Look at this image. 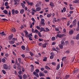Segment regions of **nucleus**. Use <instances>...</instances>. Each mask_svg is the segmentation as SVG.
Here are the masks:
<instances>
[{"label":"nucleus","instance_id":"nucleus-17","mask_svg":"<svg viewBox=\"0 0 79 79\" xmlns=\"http://www.w3.org/2000/svg\"><path fill=\"white\" fill-rule=\"evenodd\" d=\"M60 64H59L57 66V67L56 68V70H58V69H60Z\"/></svg>","mask_w":79,"mask_h":79},{"label":"nucleus","instance_id":"nucleus-6","mask_svg":"<svg viewBox=\"0 0 79 79\" xmlns=\"http://www.w3.org/2000/svg\"><path fill=\"white\" fill-rule=\"evenodd\" d=\"M3 68L4 69H7L8 68V66L7 64H3Z\"/></svg>","mask_w":79,"mask_h":79},{"label":"nucleus","instance_id":"nucleus-61","mask_svg":"<svg viewBox=\"0 0 79 79\" xmlns=\"http://www.w3.org/2000/svg\"><path fill=\"white\" fill-rule=\"evenodd\" d=\"M31 19L34 22H35V19H34V18H32Z\"/></svg>","mask_w":79,"mask_h":79},{"label":"nucleus","instance_id":"nucleus-25","mask_svg":"<svg viewBox=\"0 0 79 79\" xmlns=\"http://www.w3.org/2000/svg\"><path fill=\"white\" fill-rule=\"evenodd\" d=\"M23 78L24 79H26V78H27V75L24 74L23 76Z\"/></svg>","mask_w":79,"mask_h":79},{"label":"nucleus","instance_id":"nucleus-51","mask_svg":"<svg viewBox=\"0 0 79 79\" xmlns=\"http://www.w3.org/2000/svg\"><path fill=\"white\" fill-rule=\"evenodd\" d=\"M67 19L66 18H62L61 19V20H62L63 21L64 20H65Z\"/></svg>","mask_w":79,"mask_h":79},{"label":"nucleus","instance_id":"nucleus-62","mask_svg":"<svg viewBox=\"0 0 79 79\" xmlns=\"http://www.w3.org/2000/svg\"><path fill=\"white\" fill-rule=\"evenodd\" d=\"M43 44L41 43H40L39 44V46H42Z\"/></svg>","mask_w":79,"mask_h":79},{"label":"nucleus","instance_id":"nucleus-60","mask_svg":"<svg viewBox=\"0 0 79 79\" xmlns=\"http://www.w3.org/2000/svg\"><path fill=\"white\" fill-rule=\"evenodd\" d=\"M55 30L56 31H59V29L58 28H56Z\"/></svg>","mask_w":79,"mask_h":79},{"label":"nucleus","instance_id":"nucleus-20","mask_svg":"<svg viewBox=\"0 0 79 79\" xmlns=\"http://www.w3.org/2000/svg\"><path fill=\"white\" fill-rule=\"evenodd\" d=\"M15 63L16 64H17V65H18V67L19 68V66H20V65L19 64H18V60L16 59L15 60Z\"/></svg>","mask_w":79,"mask_h":79},{"label":"nucleus","instance_id":"nucleus-11","mask_svg":"<svg viewBox=\"0 0 79 79\" xmlns=\"http://www.w3.org/2000/svg\"><path fill=\"white\" fill-rule=\"evenodd\" d=\"M73 3H79V0H75V1H73Z\"/></svg>","mask_w":79,"mask_h":79},{"label":"nucleus","instance_id":"nucleus-58","mask_svg":"<svg viewBox=\"0 0 79 79\" xmlns=\"http://www.w3.org/2000/svg\"><path fill=\"white\" fill-rule=\"evenodd\" d=\"M53 19H54V20H53L56 23L57 22V20H56V19L55 18H54Z\"/></svg>","mask_w":79,"mask_h":79},{"label":"nucleus","instance_id":"nucleus-29","mask_svg":"<svg viewBox=\"0 0 79 79\" xmlns=\"http://www.w3.org/2000/svg\"><path fill=\"white\" fill-rule=\"evenodd\" d=\"M50 5L51 6V7L52 8L54 6V4L52 2H51L50 3Z\"/></svg>","mask_w":79,"mask_h":79},{"label":"nucleus","instance_id":"nucleus-35","mask_svg":"<svg viewBox=\"0 0 79 79\" xmlns=\"http://www.w3.org/2000/svg\"><path fill=\"white\" fill-rule=\"evenodd\" d=\"M11 13H12V15H15V11L14 9L12 10Z\"/></svg>","mask_w":79,"mask_h":79},{"label":"nucleus","instance_id":"nucleus-22","mask_svg":"<svg viewBox=\"0 0 79 79\" xmlns=\"http://www.w3.org/2000/svg\"><path fill=\"white\" fill-rule=\"evenodd\" d=\"M3 12L5 13V15H8V11L6 10H4Z\"/></svg>","mask_w":79,"mask_h":79},{"label":"nucleus","instance_id":"nucleus-44","mask_svg":"<svg viewBox=\"0 0 79 79\" xmlns=\"http://www.w3.org/2000/svg\"><path fill=\"white\" fill-rule=\"evenodd\" d=\"M40 23L42 26H44L45 23H44V22H40Z\"/></svg>","mask_w":79,"mask_h":79},{"label":"nucleus","instance_id":"nucleus-50","mask_svg":"<svg viewBox=\"0 0 79 79\" xmlns=\"http://www.w3.org/2000/svg\"><path fill=\"white\" fill-rule=\"evenodd\" d=\"M42 47L43 48H46V45H45V44H43V45H42Z\"/></svg>","mask_w":79,"mask_h":79},{"label":"nucleus","instance_id":"nucleus-31","mask_svg":"<svg viewBox=\"0 0 79 79\" xmlns=\"http://www.w3.org/2000/svg\"><path fill=\"white\" fill-rule=\"evenodd\" d=\"M24 32L25 33V37H27V35L28 34V32H27V31H24Z\"/></svg>","mask_w":79,"mask_h":79},{"label":"nucleus","instance_id":"nucleus-21","mask_svg":"<svg viewBox=\"0 0 79 79\" xmlns=\"http://www.w3.org/2000/svg\"><path fill=\"white\" fill-rule=\"evenodd\" d=\"M59 47L60 49H62L63 48V45L62 44H59Z\"/></svg>","mask_w":79,"mask_h":79},{"label":"nucleus","instance_id":"nucleus-48","mask_svg":"<svg viewBox=\"0 0 79 79\" xmlns=\"http://www.w3.org/2000/svg\"><path fill=\"white\" fill-rule=\"evenodd\" d=\"M30 54L31 56H33L34 55V54L32 52H30Z\"/></svg>","mask_w":79,"mask_h":79},{"label":"nucleus","instance_id":"nucleus-2","mask_svg":"<svg viewBox=\"0 0 79 79\" xmlns=\"http://www.w3.org/2000/svg\"><path fill=\"white\" fill-rule=\"evenodd\" d=\"M25 1L28 5H30L31 6H32L33 5V2H31L30 3V2H29V0H25Z\"/></svg>","mask_w":79,"mask_h":79},{"label":"nucleus","instance_id":"nucleus-47","mask_svg":"<svg viewBox=\"0 0 79 79\" xmlns=\"http://www.w3.org/2000/svg\"><path fill=\"white\" fill-rule=\"evenodd\" d=\"M40 70L42 71H43L45 70V69L44 68L42 67L40 68Z\"/></svg>","mask_w":79,"mask_h":79},{"label":"nucleus","instance_id":"nucleus-34","mask_svg":"<svg viewBox=\"0 0 79 79\" xmlns=\"http://www.w3.org/2000/svg\"><path fill=\"white\" fill-rule=\"evenodd\" d=\"M73 32V30H70L69 31V34H72Z\"/></svg>","mask_w":79,"mask_h":79},{"label":"nucleus","instance_id":"nucleus-45","mask_svg":"<svg viewBox=\"0 0 79 79\" xmlns=\"http://www.w3.org/2000/svg\"><path fill=\"white\" fill-rule=\"evenodd\" d=\"M48 72L46 70H44L43 71V73L45 74H47L48 73Z\"/></svg>","mask_w":79,"mask_h":79},{"label":"nucleus","instance_id":"nucleus-14","mask_svg":"<svg viewBox=\"0 0 79 79\" xmlns=\"http://www.w3.org/2000/svg\"><path fill=\"white\" fill-rule=\"evenodd\" d=\"M39 76L40 77H44L45 76V75L44 73H40L39 74Z\"/></svg>","mask_w":79,"mask_h":79},{"label":"nucleus","instance_id":"nucleus-52","mask_svg":"<svg viewBox=\"0 0 79 79\" xmlns=\"http://www.w3.org/2000/svg\"><path fill=\"white\" fill-rule=\"evenodd\" d=\"M70 23V21H68L67 23V25L68 26H69Z\"/></svg>","mask_w":79,"mask_h":79},{"label":"nucleus","instance_id":"nucleus-38","mask_svg":"<svg viewBox=\"0 0 79 79\" xmlns=\"http://www.w3.org/2000/svg\"><path fill=\"white\" fill-rule=\"evenodd\" d=\"M47 60V57H45L44 58L43 60V61H46Z\"/></svg>","mask_w":79,"mask_h":79},{"label":"nucleus","instance_id":"nucleus-39","mask_svg":"<svg viewBox=\"0 0 79 79\" xmlns=\"http://www.w3.org/2000/svg\"><path fill=\"white\" fill-rule=\"evenodd\" d=\"M66 57H65V56L63 57V58L61 59V60H62V61H63L64 60L66 59Z\"/></svg>","mask_w":79,"mask_h":79},{"label":"nucleus","instance_id":"nucleus-33","mask_svg":"<svg viewBox=\"0 0 79 79\" xmlns=\"http://www.w3.org/2000/svg\"><path fill=\"white\" fill-rule=\"evenodd\" d=\"M0 34H1L2 35H5V34L4 33V31H2V32H0Z\"/></svg>","mask_w":79,"mask_h":79},{"label":"nucleus","instance_id":"nucleus-24","mask_svg":"<svg viewBox=\"0 0 79 79\" xmlns=\"http://www.w3.org/2000/svg\"><path fill=\"white\" fill-rule=\"evenodd\" d=\"M11 31L12 32H16V29L15 28H12Z\"/></svg>","mask_w":79,"mask_h":79},{"label":"nucleus","instance_id":"nucleus-59","mask_svg":"<svg viewBox=\"0 0 79 79\" xmlns=\"http://www.w3.org/2000/svg\"><path fill=\"white\" fill-rule=\"evenodd\" d=\"M66 54H69L70 53V51H66Z\"/></svg>","mask_w":79,"mask_h":79},{"label":"nucleus","instance_id":"nucleus-30","mask_svg":"<svg viewBox=\"0 0 79 79\" xmlns=\"http://www.w3.org/2000/svg\"><path fill=\"white\" fill-rule=\"evenodd\" d=\"M40 29H41V30L43 31H44V32H46V31H45L44 28L43 27H41Z\"/></svg>","mask_w":79,"mask_h":79},{"label":"nucleus","instance_id":"nucleus-13","mask_svg":"<svg viewBox=\"0 0 79 79\" xmlns=\"http://www.w3.org/2000/svg\"><path fill=\"white\" fill-rule=\"evenodd\" d=\"M44 68H45V69L47 70H50V68L48 66H47L46 65L44 66Z\"/></svg>","mask_w":79,"mask_h":79},{"label":"nucleus","instance_id":"nucleus-10","mask_svg":"<svg viewBox=\"0 0 79 79\" xmlns=\"http://www.w3.org/2000/svg\"><path fill=\"white\" fill-rule=\"evenodd\" d=\"M21 6L22 8L23 9H24L25 7L26 6L25 5H24V3H21Z\"/></svg>","mask_w":79,"mask_h":79},{"label":"nucleus","instance_id":"nucleus-57","mask_svg":"<svg viewBox=\"0 0 79 79\" xmlns=\"http://www.w3.org/2000/svg\"><path fill=\"white\" fill-rule=\"evenodd\" d=\"M46 30L47 32H48V31H49V30L47 27L46 28Z\"/></svg>","mask_w":79,"mask_h":79},{"label":"nucleus","instance_id":"nucleus-8","mask_svg":"<svg viewBox=\"0 0 79 79\" xmlns=\"http://www.w3.org/2000/svg\"><path fill=\"white\" fill-rule=\"evenodd\" d=\"M33 75L37 77L38 78L39 77V75L38 73H36L35 71L33 72Z\"/></svg>","mask_w":79,"mask_h":79},{"label":"nucleus","instance_id":"nucleus-27","mask_svg":"<svg viewBox=\"0 0 79 79\" xmlns=\"http://www.w3.org/2000/svg\"><path fill=\"white\" fill-rule=\"evenodd\" d=\"M69 77V75H67L65 77V79H67Z\"/></svg>","mask_w":79,"mask_h":79},{"label":"nucleus","instance_id":"nucleus-32","mask_svg":"<svg viewBox=\"0 0 79 79\" xmlns=\"http://www.w3.org/2000/svg\"><path fill=\"white\" fill-rule=\"evenodd\" d=\"M2 61L3 63H5L6 61V60L4 58H3L2 59Z\"/></svg>","mask_w":79,"mask_h":79},{"label":"nucleus","instance_id":"nucleus-63","mask_svg":"<svg viewBox=\"0 0 79 79\" xmlns=\"http://www.w3.org/2000/svg\"><path fill=\"white\" fill-rule=\"evenodd\" d=\"M44 19H41V22H44Z\"/></svg>","mask_w":79,"mask_h":79},{"label":"nucleus","instance_id":"nucleus-56","mask_svg":"<svg viewBox=\"0 0 79 79\" xmlns=\"http://www.w3.org/2000/svg\"><path fill=\"white\" fill-rule=\"evenodd\" d=\"M34 37H35V39H37V38L38 37V36L37 35H35L34 36Z\"/></svg>","mask_w":79,"mask_h":79},{"label":"nucleus","instance_id":"nucleus-64","mask_svg":"<svg viewBox=\"0 0 79 79\" xmlns=\"http://www.w3.org/2000/svg\"><path fill=\"white\" fill-rule=\"evenodd\" d=\"M24 9H25V10L26 11H27V9H28V8L27 6H26V7H25Z\"/></svg>","mask_w":79,"mask_h":79},{"label":"nucleus","instance_id":"nucleus-26","mask_svg":"<svg viewBox=\"0 0 79 79\" xmlns=\"http://www.w3.org/2000/svg\"><path fill=\"white\" fill-rule=\"evenodd\" d=\"M76 39L77 40H79V34H78L76 37Z\"/></svg>","mask_w":79,"mask_h":79},{"label":"nucleus","instance_id":"nucleus-55","mask_svg":"<svg viewBox=\"0 0 79 79\" xmlns=\"http://www.w3.org/2000/svg\"><path fill=\"white\" fill-rule=\"evenodd\" d=\"M15 13L16 14H18V10H15Z\"/></svg>","mask_w":79,"mask_h":79},{"label":"nucleus","instance_id":"nucleus-41","mask_svg":"<svg viewBox=\"0 0 79 79\" xmlns=\"http://www.w3.org/2000/svg\"><path fill=\"white\" fill-rule=\"evenodd\" d=\"M52 65L55 66L56 65V64L55 62H53L52 63Z\"/></svg>","mask_w":79,"mask_h":79},{"label":"nucleus","instance_id":"nucleus-12","mask_svg":"<svg viewBox=\"0 0 79 79\" xmlns=\"http://www.w3.org/2000/svg\"><path fill=\"white\" fill-rule=\"evenodd\" d=\"M14 5H16L17 3H18V2H19V1L18 0H14Z\"/></svg>","mask_w":79,"mask_h":79},{"label":"nucleus","instance_id":"nucleus-18","mask_svg":"<svg viewBox=\"0 0 79 79\" xmlns=\"http://www.w3.org/2000/svg\"><path fill=\"white\" fill-rule=\"evenodd\" d=\"M9 43L10 44H15V41L11 40L9 42Z\"/></svg>","mask_w":79,"mask_h":79},{"label":"nucleus","instance_id":"nucleus-53","mask_svg":"<svg viewBox=\"0 0 79 79\" xmlns=\"http://www.w3.org/2000/svg\"><path fill=\"white\" fill-rule=\"evenodd\" d=\"M36 28L37 29H38V30H40V27L38 26H37L36 27Z\"/></svg>","mask_w":79,"mask_h":79},{"label":"nucleus","instance_id":"nucleus-28","mask_svg":"<svg viewBox=\"0 0 79 79\" xmlns=\"http://www.w3.org/2000/svg\"><path fill=\"white\" fill-rule=\"evenodd\" d=\"M26 51V52L27 53H28L29 52V47H28L27 46V47Z\"/></svg>","mask_w":79,"mask_h":79},{"label":"nucleus","instance_id":"nucleus-3","mask_svg":"<svg viewBox=\"0 0 79 79\" xmlns=\"http://www.w3.org/2000/svg\"><path fill=\"white\" fill-rule=\"evenodd\" d=\"M30 67H31V72H33L34 70V67L32 64H31L30 65Z\"/></svg>","mask_w":79,"mask_h":79},{"label":"nucleus","instance_id":"nucleus-54","mask_svg":"<svg viewBox=\"0 0 79 79\" xmlns=\"http://www.w3.org/2000/svg\"><path fill=\"white\" fill-rule=\"evenodd\" d=\"M2 72L4 74H6V72L3 70H2Z\"/></svg>","mask_w":79,"mask_h":79},{"label":"nucleus","instance_id":"nucleus-7","mask_svg":"<svg viewBox=\"0 0 79 79\" xmlns=\"http://www.w3.org/2000/svg\"><path fill=\"white\" fill-rule=\"evenodd\" d=\"M51 56H50V59H52L54 57V53L53 52H51L50 53Z\"/></svg>","mask_w":79,"mask_h":79},{"label":"nucleus","instance_id":"nucleus-23","mask_svg":"<svg viewBox=\"0 0 79 79\" xmlns=\"http://www.w3.org/2000/svg\"><path fill=\"white\" fill-rule=\"evenodd\" d=\"M61 45H62L63 46H64V45L65 43H64V42L63 41H61Z\"/></svg>","mask_w":79,"mask_h":79},{"label":"nucleus","instance_id":"nucleus-46","mask_svg":"<svg viewBox=\"0 0 79 79\" xmlns=\"http://www.w3.org/2000/svg\"><path fill=\"white\" fill-rule=\"evenodd\" d=\"M35 32L36 34H38L39 33V31L36 29H35Z\"/></svg>","mask_w":79,"mask_h":79},{"label":"nucleus","instance_id":"nucleus-19","mask_svg":"<svg viewBox=\"0 0 79 79\" xmlns=\"http://www.w3.org/2000/svg\"><path fill=\"white\" fill-rule=\"evenodd\" d=\"M21 48L23 51L25 50L26 49V47H25V46H22Z\"/></svg>","mask_w":79,"mask_h":79},{"label":"nucleus","instance_id":"nucleus-4","mask_svg":"<svg viewBox=\"0 0 79 79\" xmlns=\"http://www.w3.org/2000/svg\"><path fill=\"white\" fill-rule=\"evenodd\" d=\"M77 23V20L76 19H75L73 22V26H75L76 25Z\"/></svg>","mask_w":79,"mask_h":79},{"label":"nucleus","instance_id":"nucleus-1","mask_svg":"<svg viewBox=\"0 0 79 79\" xmlns=\"http://www.w3.org/2000/svg\"><path fill=\"white\" fill-rule=\"evenodd\" d=\"M64 35H65L63 34H58L56 36V39H57L58 37H59V38H61L63 37Z\"/></svg>","mask_w":79,"mask_h":79},{"label":"nucleus","instance_id":"nucleus-49","mask_svg":"<svg viewBox=\"0 0 79 79\" xmlns=\"http://www.w3.org/2000/svg\"><path fill=\"white\" fill-rule=\"evenodd\" d=\"M38 35H39L40 37H42V36L41 35V34L40 32L38 33Z\"/></svg>","mask_w":79,"mask_h":79},{"label":"nucleus","instance_id":"nucleus-16","mask_svg":"<svg viewBox=\"0 0 79 79\" xmlns=\"http://www.w3.org/2000/svg\"><path fill=\"white\" fill-rule=\"evenodd\" d=\"M24 12V10L23 9H22L20 11V13L21 14H23Z\"/></svg>","mask_w":79,"mask_h":79},{"label":"nucleus","instance_id":"nucleus-42","mask_svg":"<svg viewBox=\"0 0 79 79\" xmlns=\"http://www.w3.org/2000/svg\"><path fill=\"white\" fill-rule=\"evenodd\" d=\"M2 19V20H3L4 21H8V20L6 19Z\"/></svg>","mask_w":79,"mask_h":79},{"label":"nucleus","instance_id":"nucleus-43","mask_svg":"<svg viewBox=\"0 0 79 79\" xmlns=\"http://www.w3.org/2000/svg\"><path fill=\"white\" fill-rule=\"evenodd\" d=\"M8 2H6L5 3V6H8Z\"/></svg>","mask_w":79,"mask_h":79},{"label":"nucleus","instance_id":"nucleus-36","mask_svg":"<svg viewBox=\"0 0 79 79\" xmlns=\"http://www.w3.org/2000/svg\"><path fill=\"white\" fill-rule=\"evenodd\" d=\"M40 72V70L38 69H36L35 70V73H38Z\"/></svg>","mask_w":79,"mask_h":79},{"label":"nucleus","instance_id":"nucleus-5","mask_svg":"<svg viewBox=\"0 0 79 79\" xmlns=\"http://www.w3.org/2000/svg\"><path fill=\"white\" fill-rule=\"evenodd\" d=\"M13 37V35L11 34L10 35H9L8 37V39L9 40H12V38Z\"/></svg>","mask_w":79,"mask_h":79},{"label":"nucleus","instance_id":"nucleus-37","mask_svg":"<svg viewBox=\"0 0 79 79\" xmlns=\"http://www.w3.org/2000/svg\"><path fill=\"white\" fill-rule=\"evenodd\" d=\"M52 41H54V40H55L56 38L55 37L53 36L52 38Z\"/></svg>","mask_w":79,"mask_h":79},{"label":"nucleus","instance_id":"nucleus-40","mask_svg":"<svg viewBox=\"0 0 79 79\" xmlns=\"http://www.w3.org/2000/svg\"><path fill=\"white\" fill-rule=\"evenodd\" d=\"M51 15H52V14L51 13L50 14H48L47 15V17H48L50 18V17H51Z\"/></svg>","mask_w":79,"mask_h":79},{"label":"nucleus","instance_id":"nucleus-15","mask_svg":"<svg viewBox=\"0 0 79 79\" xmlns=\"http://www.w3.org/2000/svg\"><path fill=\"white\" fill-rule=\"evenodd\" d=\"M41 8L40 7H38L36 8L35 9V10L36 11H39L41 10Z\"/></svg>","mask_w":79,"mask_h":79},{"label":"nucleus","instance_id":"nucleus-9","mask_svg":"<svg viewBox=\"0 0 79 79\" xmlns=\"http://www.w3.org/2000/svg\"><path fill=\"white\" fill-rule=\"evenodd\" d=\"M78 72H79V69H75L74 70V72H73V73H77Z\"/></svg>","mask_w":79,"mask_h":79}]
</instances>
